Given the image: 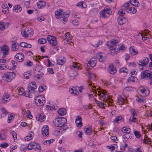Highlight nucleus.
<instances>
[{"label": "nucleus", "mask_w": 152, "mask_h": 152, "mask_svg": "<svg viewBox=\"0 0 152 152\" xmlns=\"http://www.w3.org/2000/svg\"><path fill=\"white\" fill-rule=\"evenodd\" d=\"M84 131L85 134L87 135H90L93 131L91 127L90 126H86L84 129Z\"/></svg>", "instance_id": "nucleus-11"}, {"label": "nucleus", "mask_w": 152, "mask_h": 152, "mask_svg": "<svg viewBox=\"0 0 152 152\" xmlns=\"http://www.w3.org/2000/svg\"><path fill=\"white\" fill-rule=\"evenodd\" d=\"M46 39L45 38H41L38 39V42L41 44H43L46 42Z\"/></svg>", "instance_id": "nucleus-46"}, {"label": "nucleus", "mask_w": 152, "mask_h": 152, "mask_svg": "<svg viewBox=\"0 0 152 152\" xmlns=\"http://www.w3.org/2000/svg\"><path fill=\"white\" fill-rule=\"evenodd\" d=\"M34 101L36 105L39 106L43 105L45 102V99H43L42 101L40 99H38L37 97L35 98Z\"/></svg>", "instance_id": "nucleus-9"}, {"label": "nucleus", "mask_w": 152, "mask_h": 152, "mask_svg": "<svg viewBox=\"0 0 152 152\" xmlns=\"http://www.w3.org/2000/svg\"><path fill=\"white\" fill-rule=\"evenodd\" d=\"M8 146V144L6 142H4L0 145V147L2 148H5Z\"/></svg>", "instance_id": "nucleus-61"}, {"label": "nucleus", "mask_w": 152, "mask_h": 152, "mask_svg": "<svg viewBox=\"0 0 152 152\" xmlns=\"http://www.w3.org/2000/svg\"><path fill=\"white\" fill-rule=\"evenodd\" d=\"M70 34L68 32L66 33L65 35V37H66V38L65 39V40H66L68 43H70V42H69V39H68L69 38H70Z\"/></svg>", "instance_id": "nucleus-51"}, {"label": "nucleus", "mask_w": 152, "mask_h": 152, "mask_svg": "<svg viewBox=\"0 0 152 152\" xmlns=\"http://www.w3.org/2000/svg\"><path fill=\"white\" fill-rule=\"evenodd\" d=\"M124 10H121V8L118 11V14L121 16L124 15L125 14V12Z\"/></svg>", "instance_id": "nucleus-54"}, {"label": "nucleus", "mask_w": 152, "mask_h": 152, "mask_svg": "<svg viewBox=\"0 0 152 152\" xmlns=\"http://www.w3.org/2000/svg\"><path fill=\"white\" fill-rule=\"evenodd\" d=\"M47 39L48 42L52 45L55 46L57 45V42L54 37L49 35L47 37Z\"/></svg>", "instance_id": "nucleus-6"}, {"label": "nucleus", "mask_w": 152, "mask_h": 152, "mask_svg": "<svg viewBox=\"0 0 152 152\" xmlns=\"http://www.w3.org/2000/svg\"><path fill=\"white\" fill-rule=\"evenodd\" d=\"M118 43V41L115 39L112 40L106 43V45L110 49L111 55H114L117 54L116 48Z\"/></svg>", "instance_id": "nucleus-1"}, {"label": "nucleus", "mask_w": 152, "mask_h": 152, "mask_svg": "<svg viewBox=\"0 0 152 152\" xmlns=\"http://www.w3.org/2000/svg\"><path fill=\"white\" fill-rule=\"evenodd\" d=\"M125 99L122 98L121 96H119L118 97L117 103L119 105H123L126 103Z\"/></svg>", "instance_id": "nucleus-17"}, {"label": "nucleus", "mask_w": 152, "mask_h": 152, "mask_svg": "<svg viewBox=\"0 0 152 152\" xmlns=\"http://www.w3.org/2000/svg\"><path fill=\"white\" fill-rule=\"evenodd\" d=\"M33 65V62L30 60H27L24 63V65L28 67H31Z\"/></svg>", "instance_id": "nucleus-31"}, {"label": "nucleus", "mask_w": 152, "mask_h": 152, "mask_svg": "<svg viewBox=\"0 0 152 152\" xmlns=\"http://www.w3.org/2000/svg\"><path fill=\"white\" fill-rule=\"evenodd\" d=\"M117 21L119 25H123L126 22V18L121 16L118 18Z\"/></svg>", "instance_id": "nucleus-12"}, {"label": "nucleus", "mask_w": 152, "mask_h": 152, "mask_svg": "<svg viewBox=\"0 0 152 152\" xmlns=\"http://www.w3.org/2000/svg\"><path fill=\"white\" fill-rule=\"evenodd\" d=\"M58 113L59 115H63L66 113V110L64 108H61L58 110Z\"/></svg>", "instance_id": "nucleus-21"}, {"label": "nucleus", "mask_w": 152, "mask_h": 152, "mask_svg": "<svg viewBox=\"0 0 152 152\" xmlns=\"http://www.w3.org/2000/svg\"><path fill=\"white\" fill-rule=\"evenodd\" d=\"M37 88V87L33 86L31 84H29L28 86V89L29 92H33Z\"/></svg>", "instance_id": "nucleus-29"}, {"label": "nucleus", "mask_w": 152, "mask_h": 152, "mask_svg": "<svg viewBox=\"0 0 152 152\" xmlns=\"http://www.w3.org/2000/svg\"><path fill=\"white\" fill-rule=\"evenodd\" d=\"M70 91L71 92V94L74 95H77L79 93L78 92L75 90V87L71 88L70 89Z\"/></svg>", "instance_id": "nucleus-40"}, {"label": "nucleus", "mask_w": 152, "mask_h": 152, "mask_svg": "<svg viewBox=\"0 0 152 152\" xmlns=\"http://www.w3.org/2000/svg\"><path fill=\"white\" fill-rule=\"evenodd\" d=\"M62 132L60 130V129H57L53 131V134L56 136H58L61 134Z\"/></svg>", "instance_id": "nucleus-25"}, {"label": "nucleus", "mask_w": 152, "mask_h": 152, "mask_svg": "<svg viewBox=\"0 0 152 152\" xmlns=\"http://www.w3.org/2000/svg\"><path fill=\"white\" fill-rule=\"evenodd\" d=\"M37 6L39 9L41 8L42 7H44L45 6V1H39L37 3Z\"/></svg>", "instance_id": "nucleus-19"}, {"label": "nucleus", "mask_w": 152, "mask_h": 152, "mask_svg": "<svg viewBox=\"0 0 152 152\" xmlns=\"http://www.w3.org/2000/svg\"><path fill=\"white\" fill-rule=\"evenodd\" d=\"M103 57V56L100 53L96 55V58L98 59L99 61L101 62L103 61V60L101 59Z\"/></svg>", "instance_id": "nucleus-55"}, {"label": "nucleus", "mask_w": 152, "mask_h": 152, "mask_svg": "<svg viewBox=\"0 0 152 152\" xmlns=\"http://www.w3.org/2000/svg\"><path fill=\"white\" fill-rule=\"evenodd\" d=\"M136 100L139 103L144 102L145 101V99L142 98H139L138 97H137Z\"/></svg>", "instance_id": "nucleus-57"}, {"label": "nucleus", "mask_w": 152, "mask_h": 152, "mask_svg": "<svg viewBox=\"0 0 152 152\" xmlns=\"http://www.w3.org/2000/svg\"><path fill=\"white\" fill-rule=\"evenodd\" d=\"M102 41L101 40H99L98 41V42L97 43H94V45H93L94 47L95 48H97L98 47H99V45H102Z\"/></svg>", "instance_id": "nucleus-45"}, {"label": "nucleus", "mask_w": 152, "mask_h": 152, "mask_svg": "<svg viewBox=\"0 0 152 152\" xmlns=\"http://www.w3.org/2000/svg\"><path fill=\"white\" fill-rule=\"evenodd\" d=\"M48 126V125L44 126L42 129V133L44 136H48L49 135Z\"/></svg>", "instance_id": "nucleus-10"}, {"label": "nucleus", "mask_w": 152, "mask_h": 152, "mask_svg": "<svg viewBox=\"0 0 152 152\" xmlns=\"http://www.w3.org/2000/svg\"><path fill=\"white\" fill-rule=\"evenodd\" d=\"M67 120L64 118H56L53 121L54 125L57 127H62L66 123Z\"/></svg>", "instance_id": "nucleus-3"}, {"label": "nucleus", "mask_w": 152, "mask_h": 152, "mask_svg": "<svg viewBox=\"0 0 152 152\" xmlns=\"http://www.w3.org/2000/svg\"><path fill=\"white\" fill-rule=\"evenodd\" d=\"M141 77L142 78H144L147 77L149 79L152 77V75L151 73H149L146 71H144L143 72L141 73Z\"/></svg>", "instance_id": "nucleus-13"}, {"label": "nucleus", "mask_w": 152, "mask_h": 152, "mask_svg": "<svg viewBox=\"0 0 152 152\" xmlns=\"http://www.w3.org/2000/svg\"><path fill=\"white\" fill-rule=\"evenodd\" d=\"M149 59L147 57H145L143 59L137 62L139 66H145L148 64L149 62Z\"/></svg>", "instance_id": "nucleus-7"}, {"label": "nucleus", "mask_w": 152, "mask_h": 152, "mask_svg": "<svg viewBox=\"0 0 152 152\" xmlns=\"http://www.w3.org/2000/svg\"><path fill=\"white\" fill-rule=\"evenodd\" d=\"M31 71L25 72L23 74V76L26 79H28L29 78V77L31 75Z\"/></svg>", "instance_id": "nucleus-32"}, {"label": "nucleus", "mask_w": 152, "mask_h": 152, "mask_svg": "<svg viewBox=\"0 0 152 152\" xmlns=\"http://www.w3.org/2000/svg\"><path fill=\"white\" fill-rule=\"evenodd\" d=\"M77 74L76 72L74 70H71L69 72V75L70 78L72 77V78H74L75 76Z\"/></svg>", "instance_id": "nucleus-22"}, {"label": "nucleus", "mask_w": 152, "mask_h": 152, "mask_svg": "<svg viewBox=\"0 0 152 152\" xmlns=\"http://www.w3.org/2000/svg\"><path fill=\"white\" fill-rule=\"evenodd\" d=\"M35 143L34 142H32L30 143L28 146L27 148L28 150H32L33 148H34V147L35 146Z\"/></svg>", "instance_id": "nucleus-33"}, {"label": "nucleus", "mask_w": 152, "mask_h": 152, "mask_svg": "<svg viewBox=\"0 0 152 152\" xmlns=\"http://www.w3.org/2000/svg\"><path fill=\"white\" fill-rule=\"evenodd\" d=\"M55 15L56 18L57 19L60 18L61 17H62V14L61 12H60V11L57 10L55 12Z\"/></svg>", "instance_id": "nucleus-26"}, {"label": "nucleus", "mask_w": 152, "mask_h": 152, "mask_svg": "<svg viewBox=\"0 0 152 152\" xmlns=\"http://www.w3.org/2000/svg\"><path fill=\"white\" fill-rule=\"evenodd\" d=\"M134 116H131L130 119L129 120V121H131L132 122H135V121L136 120V118L134 117Z\"/></svg>", "instance_id": "nucleus-62"}, {"label": "nucleus", "mask_w": 152, "mask_h": 152, "mask_svg": "<svg viewBox=\"0 0 152 152\" xmlns=\"http://www.w3.org/2000/svg\"><path fill=\"white\" fill-rule=\"evenodd\" d=\"M7 67V66L4 64H0V69L1 70H3L5 69Z\"/></svg>", "instance_id": "nucleus-64"}, {"label": "nucleus", "mask_w": 152, "mask_h": 152, "mask_svg": "<svg viewBox=\"0 0 152 152\" xmlns=\"http://www.w3.org/2000/svg\"><path fill=\"white\" fill-rule=\"evenodd\" d=\"M140 92L142 93V95L143 96H146L149 94L148 91L146 90L145 89H140Z\"/></svg>", "instance_id": "nucleus-23"}, {"label": "nucleus", "mask_w": 152, "mask_h": 152, "mask_svg": "<svg viewBox=\"0 0 152 152\" xmlns=\"http://www.w3.org/2000/svg\"><path fill=\"white\" fill-rule=\"evenodd\" d=\"M96 63L92 62L91 61H89L88 62V64L87 65L88 66H90L91 68H93L96 65Z\"/></svg>", "instance_id": "nucleus-37"}, {"label": "nucleus", "mask_w": 152, "mask_h": 152, "mask_svg": "<svg viewBox=\"0 0 152 152\" xmlns=\"http://www.w3.org/2000/svg\"><path fill=\"white\" fill-rule=\"evenodd\" d=\"M108 71L110 74L112 75L115 74L116 72L115 68L113 65L109 66L108 68Z\"/></svg>", "instance_id": "nucleus-14"}, {"label": "nucleus", "mask_w": 152, "mask_h": 152, "mask_svg": "<svg viewBox=\"0 0 152 152\" xmlns=\"http://www.w3.org/2000/svg\"><path fill=\"white\" fill-rule=\"evenodd\" d=\"M130 112L132 114L131 116H137V114L136 111L134 110H130Z\"/></svg>", "instance_id": "nucleus-59"}, {"label": "nucleus", "mask_w": 152, "mask_h": 152, "mask_svg": "<svg viewBox=\"0 0 152 152\" xmlns=\"http://www.w3.org/2000/svg\"><path fill=\"white\" fill-rule=\"evenodd\" d=\"M13 10L16 12H19L22 10V8L20 5H17L14 7Z\"/></svg>", "instance_id": "nucleus-30"}, {"label": "nucleus", "mask_w": 152, "mask_h": 152, "mask_svg": "<svg viewBox=\"0 0 152 152\" xmlns=\"http://www.w3.org/2000/svg\"><path fill=\"white\" fill-rule=\"evenodd\" d=\"M14 118V116L12 114L9 115L8 117V123H10V121L13 120Z\"/></svg>", "instance_id": "nucleus-47"}, {"label": "nucleus", "mask_w": 152, "mask_h": 152, "mask_svg": "<svg viewBox=\"0 0 152 152\" xmlns=\"http://www.w3.org/2000/svg\"><path fill=\"white\" fill-rule=\"evenodd\" d=\"M98 92V95L101 96L100 97L103 98V101L104 102H106L107 103H111L112 99L108 97V96L106 93V91L102 89H100V88L99 89L97 88Z\"/></svg>", "instance_id": "nucleus-2"}, {"label": "nucleus", "mask_w": 152, "mask_h": 152, "mask_svg": "<svg viewBox=\"0 0 152 152\" xmlns=\"http://www.w3.org/2000/svg\"><path fill=\"white\" fill-rule=\"evenodd\" d=\"M123 119V117L121 116H117L115 117L114 122L115 123H119V122Z\"/></svg>", "instance_id": "nucleus-28"}, {"label": "nucleus", "mask_w": 152, "mask_h": 152, "mask_svg": "<svg viewBox=\"0 0 152 152\" xmlns=\"http://www.w3.org/2000/svg\"><path fill=\"white\" fill-rule=\"evenodd\" d=\"M129 1L125 3L124 4V5L122 6L121 7V10H126V9H128L127 7L129 6Z\"/></svg>", "instance_id": "nucleus-36"}, {"label": "nucleus", "mask_w": 152, "mask_h": 152, "mask_svg": "<svg viewBox=\"0 0 152 152\" xmlns=\"http://www.w3.org/2000/svg\"><path fill=\"white\" fill-rule=\"evenodd\" d=\"M134 133L136 138H139L140 137L141 135L139 132L135 130Z\"/></svg>", "instance_id": "nucleus-53"}, {"label": "nucleus", "mask_w": 152, "mask_h": 152, "mask_svg": "<svg viewBox=\"0 0 152 152\" xmlns=\"http://www.w3.org/2000/svg\"><path fill=\"white\" fill-rule=\"evenodd\" d=\"M130 51H131L134 53V55H136L138 53V51L135 50L132 47H131L129 48Z\"/></svg>", "instance_id": "nucleus-60"}, {"label": "nucleus", "mask_w": 152, "mask_h": 152, "mask_svg": "<svg viewBox=\"0 0 152 152\" xmlns=\"http://www.w3.org/2000/svg\"><path fill=\"white\" fill-rule=\"evenodd\" d=\"M69 17V15L68 14H67L66 15V16H63V17H61L63 18V21H64V23H66L67 21V18Z\"/></svg>", "instance_id": "nucleus-58"}, {"label": "nucleus", "mask_w": 152, "mask_h": 152, "mask_svg": "<svg viewBox=\"0 0 152 152\" xmlns=\"http://www.w3.org/2000/svg\"><path fill=\"white\" fill-rule=\"evenodd\" d=\"M131 130V129L130 128L126 126L123 127L122 129V132L124 133H126L127 134H129L130 133Z\"/></svg>", "instance_id": "nucleus-27"}, {"label": "nucleus", "mask_w": 152, "mask_h": 152, "mask_svg": "<svg viewBox=\"0 0 152 152\" xmlns=\"http://www.w3.org/2000/svg\"><path fill=\"white\" fill-rule=\"evenodd\" d=\"M137 78L135 77L131 76V77H129L127 80V82L128 83L130 82H134L137 80Z\"/></svg>", "instance_id": "nucleus-24"}, {"label": "nucleus", "mask_w": 152, "mask_h": 152, "mask_svg": "<svg viewBox=\"0 0 152 152\" xmlns=\"http://www.w3.org/2000/svg\"><path fill=\"white\" fill-rule=\"evenodd\" d=\"M11 62L13 66L12 68L11 69V68L9 66H8V68L9 69H12L13 70L17 66V63L15 61H12Z\"/></svg>", "instance_id": "nucleus-38"}, {"label": "nucleus", "mask_w": 152, "mask_h": 152, "mask_svg": "<svg viewBox=\"0 0 152 152\" xmlns=\"http://www.w3.org/2000/svg\"><path fill=\"white\" fill-rule=\"evenodd\" d=\"M88 76L89 77L90 79L91 78H95V76L93 73L88 72L87 74Z\"/></svg>", "instance_id": "nucleus-56"}, {"label": "nucleus", "mask_w": 152, "mask_h": 152, "mask_svg": "<svg viewBox=\"0 0 152 152\" xmlns=\"http://www.w3.org/2000/svg\"><path fill=\"white\" fill-rule=\"evenodd\" d=\"M100 17L101 18H107V16L105 15L104 11L102 10L100 13Z\"/></svg>", "instance_id": "nucleus-43"}, {"label": "nucleus", "mask_w": 152, "mask_h": 152, "mask_svg": "<svg viewBox=\"0 0 152 152\" xmlns=\"http://www.w3.org/2000/svg\"><path fill=\"white\" fill-rule=\"evenodd\" d=\"M46 107L49 110H56L55 106L53 105V106H49V105H47Z\"/></svg>", "instance_id": "nucleus-52"}, {"label": "nucleus", "mask_w": 152, "mask_h": 152, "mask_svg": "<svg viewBox=\"0 0 152 152\" xmlns=\"http://www.w3.org/2000/svg\"><path fill=\"white\" fill-rule=\"evenodd\" d=\"M24 89L23 88H20L18 90V94L20 95H23L25 94V92H24Z\"/></svg>", "instance_id": "nucleus-48"}, {"label": "nucleus", "mask_w": 152, "mask_h": 152, "mask_svg": "<svg viewBox=\"0 0 152 152\" xmlns=\"http://www.w3.org/2000/svg\"><path fill=\"white\" fill-rule=\"evenodd\" d=\"M21 34L22 36L24 37H27L28 36V34L26 33V32L25 30H23L21 31Z\"/></svg>", "instance_id": "nucleus-49"}, {"label": "nucleus", "mask_w": 152, "mask_h": 152, "mask_svg": "<svg viewBox=\"0 0 152 152\" xmlns=\"http://www.w3.org/2000/svg\"><path fill=\"white\" fill-rule=\"evenodd\" d=\"M2 114H1V117H4L5 115L6 114H8L7 111H6L5 108H3L1 110Z\"/></svg>", "instance_id": "nucleus-41"}, {"label": "nucleus", "mask_w": 152, "mask_h": 152, "mask_svg": "<svg viewBox=\"0 0 152 152\" xmlns=\"http://www.w3.org/2000/svg\"><path fill=\"white\" fill-rule=\"evenodd\" d=\"M26 115L27 118H31L32 116L31 114V112L30 110H28L26 113Z\"/></svg>", "instance_id": "nucleus-50"}, {"label": "nucleus", "mask_w": 152, "mask_h": 152, "mask_svg": "<svg viewBox=\"0 0 152 152\" xmlns=\"http://www.w3.org/2000/svg\"><path fill=\"white\" fill-rule=\"evenodd\" d=\"M126 11L128 13L135 14L137 10L134 7H131L129 9H126Z\"/></svg>", "instance_id": "nucleus-20"}, {"label": "nucleus", "mask_w": 152, "mask_h": 152, "mask_svg": "<svg viewBox=\"0 0 152 152\" xmlns=\"http://www.w3.org/2000/svg\"><path fill=\"white\" fill-rule=\"evenodd\" d=\"M36 119L40 121H42L45 119V116L43 113H38L36 116Z\"/></svg>", "instance_id": "nucleus-16"}, {"label": "nucleus", "mask_w": 152, "mask_h": 152, "mask_svg": "<svg viewBox=\"0 0 152 152\" xmlns=\"http://www.w3.org/2000/svg\"><path fill=\"white\" fill-rule=\"evenodd\" d=\"M129 2L133 5L137 7L139 6L138 5L139 3L137 0H130Z\"/></svg>", "instance_id": "nucleus-34"}, {"label": "nucleus", "mask_w": 152, "mask_h": 152, "mask_svg": "<svg viewBox=\"0 0 152 152\" xmlns=\"http://www.w3.org/2000/svg\"><path fill=\"white\" fill-rule=\"evenodd\" d=\"M82 118L80 116H78L76 119L75 123L77 126L79 127H81L82 126Z\"/></svg>", "instance_id": "nucleus-15"}, {"label": "nucleus", "mask_w": 152, "mask_h": 152, "mask_svg": "<svg viewBox=\"0 0 152 152\" xmlns=\"http://www.w3.org/2000/svg\"><path fill=\"white\" fill-rule=\"evenodd\" d=\"M15 57L16 58L15 60L17 61L20 62L24 60V56L23 53H17L15 56Z\"/></svg>", "instance_id": "nucleus-8"}, {"label": "nucleus", "mask_w": 152, "mask_h": 152, "mask_svg": "<svg viewBox=\"0 0 152 152\" xmlns=\"http://www.w3.org/2000/svg\"><path fill=\"white\" fill-rule=\"evenodd\" d=\"M15 74L13 72H10L4 74L2 77L3 80L6 82H10L15 77Z\"/></svg>", "instance_id": "nucleus-4"}, {"label": "nucleus", "mask_w": 152, "mask_h": 152, "mask_svg": "<svg viewBox=\"0 0 152 152\" xmlns=\"http://www.w3.org/2000/svg\"><path fill=\"white\" fill-rule=\"evenodd\" d=\"M5 23L3 22H0V30L3 31L5 28Z\"/></svg>", "instance_id": "nucleus-44"}, {"label": "nucleus", "mask_w": 152, "mask_h": 152, "mask_svg": "<svg viewBox=\"0 0 152 152\" xmlns=\"http://www.w3.org/2000/svg\"><path fill=\"white\" fill-rule=\"evenodd\" d=\"M0 49L3 54L2 57L4 58L9 54V48L6 45H4L3 46L0 47Z\"/></svg>", "instance_id": "nucleus-5"}, {"label": "nucleus", "mask_w": 152, "mask_h": 152, "mask_svg": "<svg viewBox=\"0 0 152 152\" xmlns=\"http://www.w3.org/2000/svg\"><path fill=\"white\" fill-rule=\"evenodd\" d=\"M11 50L12 51H15L16 49H18V43L15 41H13L11 45Z\"/></svg>", "instance_id": "nucleus-18"}, {"label": "nucleus", "mask_w": 152, "mask_h": 152, "mask_svg": "<svg viewBox=\"0 0 152 152\" xmlns=\"http://www.w3.org/2000/svg\"><path fill=\"white\" fill-rule=\"evenodd\" d=\"M57 64L60 65L63 64L65 62V60L64 59H60L58 58L57 60Z\"/></svg>", "instance_id": "nucleus-39"}, {"label": "nucleus", "mask_w": 152, "mask_h": 152, "mask_svg": "<svg viewBox=\"0 0 152 152\" xmlns=\"http://www.w3.org/2000/svg\"><path fill=\"white\" fill-rule=\"evenodd\" d=\"M46 86L44 85H42L39 86L38 89L39 92H42L44 90H45Z\"/></svg>", "instance_id": "nucleus-42"}, {"label": "nucleus", "mask_w": 152, "mask_h": 152, "mask_svg": "<svg viewBox=\"0 0 152 152\" xmlns=\"http://www.w3.org/2000/svg\"><path fill=\"white\" fill-rule=\"evenodd\" d=\"M33 132H31L29 134V135L26 136L25 137V139L27 140H29L33 138L32 134Z\"/></svg>", "instance_id": "nucleus-35"}, {"label": "nucleus", "mask_w": 152, "mask_h": 152, "mask_svg": "<svg viewBox=\"0 0 152 152\" xmlns=\"http://www.w3.org/2000/svg\"><path fill=\"white\" fill-rule=\"evenodd\" d=\"M12 136L13 137L14 140H15V139L17 140V135L16 133L14 131H12Z\"/></svg>", "instance_id": "nucleus-63"}]
</instances>
